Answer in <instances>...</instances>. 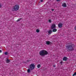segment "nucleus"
<instances>
[{
	"label": "nucleus",
	"instance_id": "nucleus-1",
	"mask_svg": "<svg viewBox=\"0 0 76 76\" xmlns=\"http://www.w3.org/2000/svg\"><path fill=\"white\" fill-rule=\"evenodd\" d=\"M75 46L72 43L67 44V45L66 46L67 51H73L74 50V48Z\"/></svg>",
	"mask_w": 76,
	"mask_h": 76
},
{
	"label": "nucleus",
	"instance_id": "nucleus-2",
	"mask_svg": "<svg viewBox=\"0 0 76 76\" xmlns=\"http://www.w3.org/2000/svg\"><path fill=\"white\" fill-rule=\"evenodd\" d=\"M39 54L41 56H45L48 54V53L45 50H42L39 52Z\"/></svg>",
	"mask_w": 76,
	"mask_h": 76
},
{
	"label": "nucleus",
	"instance_id": "nucleus-3",
	"mask_svg": "<svg viewBox=\"0 0 76 76\" xmlns=\"http://www.w3.org/2000/svg\"><path fill=\"white\" fill-rule=\"evenodd\" d=\"M19 5H16L14 6L13 9L15 11H17L19 10Z\"/></svg>",
	"mask_w": 76,
	"mask_h": 76
},
{
	"label": "nucleus",
	"instance_id": "nucleus-4",
	"mask_svg": "<svg viewBox=\"0 0 76 76\" xmlns=\"http://www.w3.org/2000/svg\"><path fill=\"white\" fill-rule=\"evenodd\" d=\"M30 69L31 70H33L34 69L35 66L34 64H31L30 65Z\"/></svg>",
	"mask_w": 76,
	"mask_h": 76
},
{
	"label": "nucleus",
	"instance_id": "nucleus-5",
	"mask_svg": "<svg viewBox=\"0 0 76 76\" xmlns=\"http://www.w3.org/2000/svg\"><path fill=\"white\" fill-rule=\"evenodd\" d=\"M56 28V25L54 24H53L51 26V29H54V28Z\"/></svg>",
	"mask_w": 76,
	"mask_h": 76
},
{
	"label": "nucleus",
	"instance_id": "nucleus-6",
	"mask_svg": "<svg viewBox=\"0 0 76 76\" xmlns=\"http://www.w3.org/2000/svg\"><path fill=\"white\" fill-rule=\"evenodd\" d=\"M46 43L47 45H49L51 43V42L49 41H47L46 42Z\"/></svg>",
	"mask_w": 76,
	"mask_h": 76
},
{
	"label": "nucleus",
	"instance_id": "nucleus-7",
	"mask_svg": "<svg viewBox=\"0 0 76 76\" xmlns=\"http://www.w3.org/2000/svg\"><path fill=\"white\" fill-rule=\"evenodd\" d=\"M58 26L59 28H61L63 26V24L62 23H60L58 24Z\"/></svg>",
	"mask_w": 76,
	"mask_h": 76
},
{
	"label": "nucleus",
	"instance_id": "nucleus-8",
	"mask_svg": "<svg viewBox=\"0 0 76 76\" xmlns=\"http://www.w3.org/2000/svg\"><path fill=\"white\" fill-rule=\"evenodd\" d=\"M67 58L66 57H64L63 58V60L64 61H67Z\"/></svg>",
	"mask_w": 76,
	"mask_h": 76
},
{
	"label": "nucleus",
	"instance_id": "nucleus-9",
	"mask_svg": "<svg viewBox=\"0 0 76 76\" xmlns=\"http://www.w3.org/2000/svg\"><path fill=\"white\" fill-rule=\"evenodd\" d=\"M53 32V31H52V30L50 29L48 31V33L49 34H50L51 33Z\"/></svg>",
	"mask_w": 76,
	"mask_h": 76
},
{
	"label": "nucleus",
	"instance_id": "nucleus-10",
	"mask_svg": "<svg viewBox=\"0 0 76 76\" xmlns=\"http://www.w3.org/2000/svg\"><path fill=\"white\" fill-rule=\"evenodd\" d=\"M62 6H63V7H66L67 6V5H66V4L65 3H64L62 4Z\"/></svg>",
	"mask_w": 76,
	"mask_h": 76
},
{
	"label": "nucleus",
	"instance_id": "nucleus-11",
	"mask_svg": "<svg viewBox=\"0 0 76 76\" xmlns=\"http://www.w3.org/2000/svg\"><path fill=\"white\" fill-rule=\"evenodd\" d=\"M10 61L8 60V59H7V60H6V62L7 63H10Z\"/></svg>",
	"mask_w": 76,
	"mask_h": 76
},
{
	"label": "nucleus",
	"instance_id": "nucleus-12",
	"mask_svg": "<svg viewBox=\"0 0 76 76\" xmlns=\"http://www.w3.org/2000/svg\"><path fill=\"white\" fill-rule=\"evenodd\" d=\"M56 31H57V29H56V28H54L53 30V32H56Z\"/></svg>",
	"mask_w": 76,
	"mask_h": 76
},
{
	"label": "nucleus",
	"instance_id": "nucleus-13",
	"mask_svg": "<svg viewBox=\"0 0 76 76\" xmlns=\"http://www.w3.org/2000/svg\"><path fill=\"white\" fill-rule=\"evenodd\" d=\"M27 72L28 73H30V72H31V70L30 69H28L27 70Z\"/></svg>",
	"mask_w": 76,
	"mask_h": 76
},
{
	"label": "nucleus",
	"instance_id": "nucleus-14",
	"mask_svg": "<svg viewBox=\"0 0 76 76\" xmlns=\"http://www.w3.org/2000/svg\"><path fill=\"white\" fill-rule=\"evenodd\" d=\"M40 66H41V65L40 64H38L37 66L38 68H39Z\"/></svg>",
	"mask_w": 76,
	"mask_h": 76
},
{
	"label": "nucleus",
	"instance_id": "nucleus-15",
	"mask_svg": "<svg viewBox=\"0 0 76 76\" xmlns=\"http://www.w3.org/2000/svg\"><path fill=\"white\" fill-rule=\"evenodd\" d=\"M21 19H22V18H20V19H19L17 21V22H19V21H20V20H21Z\"/></svg>",
	"mask_w": 76,
	"mask_h": 76
},
{
	"label": "nucleus",
	"instance_id": "nucleus-16",
	"mask_svg": "<svg viewBox=\"0 0 76 76\" xmlns=\"http://www.w3.org/2000/svg\"><path fill=\"white\" fill-rule=\"evenodd\" d=\"M36 32H37L38 33V32H39V30L38 29H37L36 30Z\"/></svg>",
	"mask_w": 76,
	"mask_h": 76
},
{
	"label": "nucleus",
	"instance_id": "nucleus-17",
	"mask_svg": "<svg viewBox=\"0 0 76 76\" xmlns=\"http://www.w3.org/2000/svg\"><path fill=\"white\" fill-rule=\"evenodd\" d=\"M76 72H75L74 73V74H73L72 76H76Z\"/></svg>",
	"mask_w": 76,
	"mask_h": 76
},
{
	"label": "nucleus",
	"instance_id": "nucleus-18",
	"mask_svg": "<svg viewBox=\"0 0 76 76\" xmlns=\"http://www.w3.org/2000/svg\"><path fill=\"white\" fill-rule=\"evenodd\" d=\"M8 53L7 52H5V55H7V54H8Z\"/></svg>",
	"mask_w": 76,
	"mask_h": 76
},
{
	"label": "nucleus",
	"instance_id": "nucleus-19",
	"mask_svg": "<svg viewBox=\"0 0 76 76\" xmlns=\"http://www.w3.org/2000/svg\"><path fill=\"white\" fill-rule=\"evenodd\" d=\"M56 65H53V67H56Z\"/></svg>",
	"mask_w": 76,
	"mask_h": 76
},
{
	"label": "nucleus",
	"instance_id": "nucleus-20",
	"mask_svg": "<svg viewBox=\"0 0 76 76\" xmlns=\"http://www.w3.org/2000/svg\"><path fill=\"white\" fill-rule=\"evenodd\" d=\"M49 22H50V23H51V20H49Z\"/></svg>",
	"mask_w": 76,
	"mask_h": 76
},
{
	"label": "nucleus",
	"instance_id": "nucleus-21",
	"mask_svg": "<svg viewBox=\"0 0 76 76\" xmlns=\"http://www.w3.org/2000/svg\"><path fill=\"white\" fill-rule=\"evenodd\" d=\"M1 7V3H0V8Z\"/></svg>",
	"mask_w": 76,
	"mask_h": 76
},
{
	"label": "nucleus",
	"instance_id": "nucleus-22",
	"mask_svg": "<svg viewBox=\"0 0 76 76\" xmlns=\"http://www.w3.org/2000/svg\"><path fill=\"white\" fill-rule=\"evenodd\" d=\"M41 2H43V0H40Z\"/></svg>",
	"mask_w": 76,
	"mask_h": 76
},
{
	"label": "nucleus",
	"instance_id": "nucleus-23",
	"mask_svg": "<svg viewBox=\"0 0 76 76\" xmlns=\"http://www.w3.org/2000/svg\"><path fill=\"white\" fill-rule=\"evenodd\" d=\"M60 63H61V64H62V63H63V62L61 61L60 62Z\"/></svg>",
	"mask_w": 76,
	"mask_h": 76
},
{
	"label": "nucleus",
	"instance_id": "nucleus-24",
	"mask_svg": "<svg viewBox=\"0 0 76 76\" xmlns=\"http://www.w3.org/2000/svg\"><path fill=\"white\" fill-rule=\"evenodd\" d=\"M52 11H54V9H52Z\"/></svg>",
	"mask_w": 76,
	"mask_h": 76
},
{
	"label": "nucleus",
	"instance_id": "nucleus-25",
	"mask_svg": "<svg viewBox=\"0 0 76 76\" xmlns=\"http://www.w3.org/2000/svg\"><path fill=\"white\" fill-rule=\"evenodd\" d=\"M1 52H2V51H1V50H0V53H1Z\"/></svg>",
	"mask_w": 76,
	"mask_h": 76
},
{
	"label": "nucleus",
	"instance_id": "nucleus-26",
	"mask_svg": "<svg viewBox=\"0 0 76 76\" xmlns=\"http://www.w3.org/2000/svg\"><path fill=\"white\" fill-rule=\"evenodd\" d=\"M39 3H40V2H39Z\"/></svg>",
	"mask_w": 76,
	"mask_h": 76
}]
</instances>
